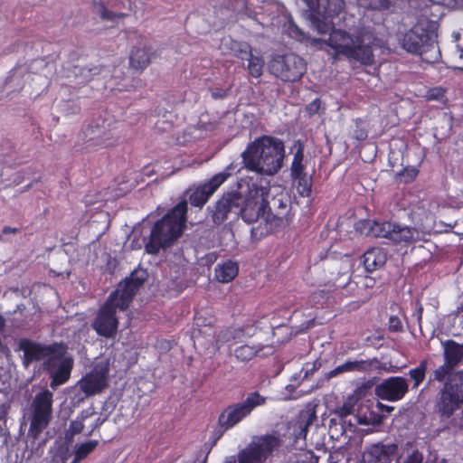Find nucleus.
<instances>
[{"label":"nucleus","instance_id":"nucleus-19","mask_svg":"<svg viewBox=\"0 0 463 463\" xmlns=\"http://www.w3.org/2000/svg\"><path fill=\"white\" fill-rule=\"evenodd\" d=\"M107 375L108 369L106 367L96 366L79 382L80 390L87 396L100 392L107 386Z\"/></svg>","mask_w":463,"mask_h":463},{"label":"nucleus","instance_id":"nucleus-47","mask_svg":"<svg viewBox=\"0 0 463 463\" xmlns=\"http://www.w3.org/2000/svg\"><path fill=\"white\" fill-rule=\"evenodd\" d=\"M0 437L5 438V440L10 438V431L7 427V421L1 422L0 424Z\"/></svg>","mask_w":463,"mask_h":463},{"label":"nucleus","instance_id":"nucleus-21","mask_svg":"<svg viewBox=\"0 0 463 463\" xmlns=\"http://www.w3.org/2000/svg\"><path fill=\"white\" fill-rule=\"evenodd\" d=\"M381 368V363L376 358L361 361H347L344 364L336 366L335 369L330 371L326 376L327 378H333L346 372H368Z\"/></svg>","mask_w":463,"mask_h":463},{"label":"nucleus","instance_id":"nucleus-29","mask_svg":"<svg viewBox=\"0 0 463 463\" xmlns=\"http://www.w3.org/2000/svg\"><path fill=\"white\" fill-rule=\"evenodd\" d=\"M420 232L411 227L402 226L398 223H395V229L392 233V241L393 242H412L420 240Z\"/></svg>","mask_w":463,"mask_h":463},{"label":"nucleus","instance_id":"nucleus-42","mask_svg":"<svg viewBox=\"0 0 463 463\" xmlns=\"http://www.w3.org/2000/svg\"><path fill=\"white\" fill-rule=\"evenodd\" d=\"M443 96H444V90L441 88L430 89L426 94V98L429 100H439V99H442Z\"/></svg>","mask_w":463,"mask_h":463},{"label":"nucleus","instance_id":"nucleus-5","mask_svg":"<svg viewBox=\"0 0 463 463\" xmlns=\"http://www.w3.org/2000/svg\"><path fill=\"white\" fill-rule=\"evenodd\" d=\"M435 408L441 418H449L463 402V370L452 372L442 382Z\"/></svg>","mask_w":463,"mask_h":463},{"label":"nucleus","instance_id":"nucleus-35","mask_svg":"<svg viewBox=\"0 0 463 463\" xmlns=\"http://www.w3.org/2000/svg\"><path fill=\"white\" fill-rule=\"evenodd\" d=\"M98 445L99 441L96 439L85 441L76 447L74 453L83 460L95 450Z\"/></svg>","mask_w":463,"mask_h":463},{"label":"nucleus","instance_id":"nucleus-52","mask_svg":"<svg viewBox=\"0 0 463 463\" xmlns=\"http://www.w3.org/2000/svg\"><path fill=\"white\" fill-rule=\"evenodd\" d=\"M378 407L381 408L382 411H386L387 412H391L393 410L392 407H390V406H387V405H383V404H382L380 402L378 403Z\"/></svg>","mask_w":463,"mask_h":463},{"label":"nucleus","instance_id":"nucleus-37","mask_svg":"<svg viewBox=\"0 0 463 463\" xmlns=\"http://www.w3.org/2000/svg\"><path fill=\"white\" fill-rule=\"evenodd\" d=\"M291 61L294 63L296 71H291V80H299L306 71V66L301 58L298 56H291Z\"/></svg>","mask_w":463,"mask_h":463},{"label":"nucleus","instance_id":"nucleus-55","mask_svg":"<svg viewBox=\"0 0 463 463\" xmlns=\"http://www.w3.org/2000/svg\"><path fill=\"white\" fill-rule=\"evenodd\" d=\"M358 422L360 424H368V421L365 419H361V418L358 419Z\"/></svg>","mask_w":463,"mask_h":463},{"label":"nucleus","instance_id":"nucleus-14","mask_svg":"<svg viewBox=\"0 0 463 463\" xmlns=\"http://www.w3.org/2000/svg\"><path fill=\"white\" fill-rule=\"evenodd\" d=\"M437 35L433 31L417 24L399 38L401 46L412 54H421L436 42Z\"/></svg>","mask_w":463,"mask_h":463},{"label":"nucleus","instance_id":"nucleus-50","mask_svg":"<svg viewBox=\"0 0 463 463\" xmlns=\"http://www.w3.org/2000/svg\"><path fill=\"white\" fill-rule=\"evenodd\" d=\"M68 457L69 456L66 453H63L62 455H61V463H66ZM81 460L82 459L80 458H78L77 455L74 453V458L72 459V461L71 463H80Z\"/></svg>","mask_w":463,"mask_h":463},{"label":"nucleus","instance_id":"nucleus-12","mask_svg":"<svg viewBox=\"0 0 463 463\" xmlns=\"http://www.w3.org/2000/svg\"><path fill=\"white\" fill-rule=\"evenodd\" d=\"M117 292H111L105 303L99 307L91 326L99 336L114 338L119 321L117 317L118 305L115 303Z\"/></svg>","mask_w":463,"mask_h":463},{"label":"nucleus","instance_id":"nucleus-41","mask_svg":"<svg viewBox=\"0 0 463 463\" xmlns=\"http://www.w3.org/2000/svg\"><path fill=\"white\" fill-rule=\"evenodd\" d=\"M317 369L316 367V363H314L313 364H307L305 367H303L299 373V374L297 376V375H294L293 378L294 380H298V379H305L307 378L310 373H313V372Z\"/></svg>","mask_w":463,"mask_h":463},{"label":"nucleus","instance_id":"nucleus-36","mask_svg":"<svg viewBox=\"0 0 463 463\" xmlns=\"http://www.w3.org/2000/svg\"><path fill=\"white\" fill-rule=\"evenodd\" d=\"M147 279V272L146 269H137L133 270L128 277L126 278L127 280H128L130 283H132L134 286H137V288L139 289L144 282Z\"/></svg>","mask_w":463,"mask_h":463},{"label":"nucleus","instance_id":"nucleus-57","mask_svg":"<svg viewBox=\"0 0 463 463\" xmlns=\"http://www.w3.org/2000/svg\"><path fill=\"white\" fill-rule=\"evenodd\" d=\"M435 463H447V461L444 458H442V459H436Z\"/></svg>","mask_w":463,"mask_h":463},{"label":"nucleus","instance_id":"nucleus-43","mask_svg":"<svg viewBox=\"0 0 463 463\" xmlns=\"http://www.w3.org/2000/svg\"><path fill=\"white\" fill-rule=\"evenodd\" d=\"M389 329L392 332H399L402 330V326L399 317L391 316L388 324Z\"/></svg>","mask_w":463,"mask_h":463},{"label":"nucleus","instance_id":"nucleus-11","mask_svg":"<svg viewBox=\"0 0 463 463\" xmlns=\"http://www.w3.org/2000/svg\"><path fill=\"white\" fill-rule=\"evenodd\" d=\"M264 403L265 398L258 392H254L249 394L242 402L226 407L219 415L218 424L223 430H228L249 416L257 406Z\"/></svg>","mask_w":463,"mask_h":463},{"label":"nucleus","instance_id":"nucleus-28","mask_svg":"<svg viewBox=\"0 0 463 463\" xmlns=\"http://www.w3.org/2000/svg\"><path fill=\"white\" fill-rule=\"evenodd\" d=\"M238 264L230 260L222 264H218L214 269L215 279L222 283H229L232 281L238 275Z\"/></svg>","mask_w":463,"mask_h":463},{"label":"nucleus","instance_id":"nucleus-30","mask_svg":"<svg viewBox=\"0 0 463 463\" xmlns=\"http://www.w3.org/2000/svg\"><path fill=\"white\" fill-rule=\"evenodd\" d=\"M286 59V55L277 54L270 60L269 64L270 72L282 80H288V71L289 70Z\"/></svg>","mask_w":463,"mask_h":463},{"label":"nucleus","instance_id":"nucleus-8","mask_svg":"<svg viewBox=\"0 0 463 463\" xmlns=\"http://www.w3.org/2000/svg\"><path fill=\"white\" fill-rule=\"evenodd\" d=\"M52 402L53 393L47 389L39 392L34 396L28 430V437L33 440L38 439L50 424L52 417Z\"/></svg>","mask_w":463,"mask_h":463},{"label":"nucleus","instance_id":"nucleus-39","mask_svg":"<svg viewBox=\"0 0 463 463\" xmlns=\"http://www.w3.org/2000/svg\"><path fill=\"white\" fill-rule=\"evenodd\" d=\"M354 403L355 400L353 397H350L345 402L342 407L336 410L335 412L341 419H344L353 413Z\"/></svg>","mask_w":463,"mask_h":463},{"label":"nucleus","instance_id":"nucleus-26","mask_svg":"<svg viewBox=\"0 0 463 463\" xmlns=\"http://www.w3.org/2000/svg\"><path fill=\"white\" fill-rule=\"evenodd\" d=\"M95 413L93 408L82 410L76 419L71 421L69 428L65 431V439L71 441L74 436L80 434L85 428V420L92 417Z\"/></svg>","mask_w":463,"mask_h":463},{"label":"nucleus","instance_id":"nucleus-40","mask_svg":"<svg viewBox=\"0 0 463 463\" xmlns=\"http://www.w3.org/2000/svg\"><path fill=\"white\" fill-rule=\"evenodd\" d=\"M423 462V455L418 449H413L411 452L408 453L407 456L403 459V463H422Z\"/></svg>","mask_w":463,"mask_h":463},{"label":"nucleus","instance_id":"nucleus-7","mask_svg":"<svg viewBox=\"0 0 463 463\" xmlns=\"http://www.w3.org/2000/svg\"><path fill=\"white\" fill-rule=\"evenodd\" d=\"M19 350L23 351V364L28 367L34 361L44 360L43 368L50 369L54 358H59L64 352V344L54 342L51 345H43L28 338H22L18 344Z\"/></svg>","mask_w":463,"mask_h":463},{"label":"nucleus","instance_id":"nucleus-62","mask_svg":"<svg viewBox=\"0 0 463 463\" xmlns=\"http://www.w3.org/2000/svg\"><path fill=\"white\" fill-rule=\"evenodd\" d=\"M0 319H1V320H3V317H2V316H1V315H0Z\"/></svg>","mask_w":463,"mask_h":463},{"label":"nucleus","instance_id":"nucleus-59","mask_svg":"<svg viewBox=\"0 0 463 463\" xmlns=\"http://www.w3.org/2000/svg\"><path fill=\"white\" fill-rule=\"evenodd\" d=\"M295 202H296L297 204L300 203V202H298L296 198H295Z\"/></svg>","mask_w":463,"mask_h":463},{"label":"nucleus","instance_id":"nucleus-27","mask_svg":"<svg viewBox=\"0 0 463 463\" xmlns=\"http://www.w3.org/2000/svg\"><path fill=\"white\" fill-rule=\"evenodd\" d=\"M364 229L367 232L377 238H385L392 241V233L395 229V223L385 222H377L373 221H367L364 222Z\"/></svg>","mask_w":463,"mask_h":463},{"label":"nucleus","instance_id":"nucleus-18","mask_svg":"<svg viewBox=\"0 0 463 463\" xmlns=\"http://www.w3.org/2000/svg\"><path fill=\"white\" fill-rule=\"evenodd\" d=\"M407 380L402 377H391L375 387V394L388 401H399L408 392Z\"/></svg>","mask_w":463,"mask_h":463},{"label":"nucleus","instance_id":"nucleus-4","mask_svg":"<svg viewBox=\"0 0 463 463\" xmlns=\"http://www.w3.org/2000/svg\"><path fill=\"white\" fill-rule=\"evenodd\" d=\"M283 444L277 432L256 436L235 456L226 457L223 463H265Z\"/></svg>","mask_w":463,"mask_h":463},{"label":"nucleus","instance_id":"nucleus-2","mask_svg":"<svg viewBox=\"0 0 463 463\" xmlns=\"http://www.w3.org/2000/svg\"><path fill=\"white\" fill-rule=\"evenodd\" d=\"M241 157L246 169L272 175L281 168L284 145L274 137L263 136L250 143Z\"/></svg>","mask_w":463,"mask_h":463},{"label":"nucleus","instance_id":"nucleus-31","mask_svg":"<svg viewBox=\"0 0 463 463\" xmlns=\"http://www.w3.org/2000/svg\"><path fill=\"white\" fill-rule=\"evenodd\" d=\"M93 11L97 14L102 20L106 21H113L117 18H125L128 14L125 13H115L113 11L109 10L103 3H93Z\"/></svg>","mask_w":463,"mask_h":463},{"label":"nucleus","instance_id":"nucleus-22","mask_svg":"<svg viewBox=\"0 0 463 463\" xmlns=\"http://www.w3.org/2000/svg\"><path fill=\"white\" fill-rule=\"evenodd\" d=\"M139 289L126 279L119 284V288L113 292H117L115 303L118 309L125 311L128 308L134 297Z\"/></svg>","mask_w":463,"mask_h":463},{"label":"nucleus","instance_id":"nucleus-56","mask_svg":"<svg viewBox=\"0 0 463 463\" xmlns=\"http://www.w3.org/2000/svg\"><path fill=\"white\" fill-rule=\"evenodd\" d=\"M132 5H133L132 1H131V0H128V8L129 10H131V9H132Z\"/></svg>","mask_w":463,"mask_h":463},{"label":"nucleus","instance_id":"nucleus-23","mask_svg":"<svg viewBox=\"0 0 463 463\" xmlns=\"http://www.w3.org/2000/svg\"><path fill=\"white\" fill-rule=\"evenodd\" d=\"M236 55L241 60H248V71L252 77L259 78L261 76L264 61L262 58L252 54L251 47L249 44L241 45Z\"/></svg>","mask_w":463,"mask_h":463},{"label":"nucleus","instance_id":"nucleus-13","mask_svg":"<svg viewBox=\"0 0 463 463\" xmlns=\"http://www.w3.org/2000/svg\"><path fill=\"white\" fill-rule=\"evenodd\" d=\"M232 170L233 166L231 164L209 180L190 187L187 191L189 203L202 209L219 187L232 175Z\"/></svg>","mask_w":463,"mask_h":463},{"label":"nucleus","instance_id":"nucleus-53","mask_svg":"<svg viewBox=\"0 0 463 463\" xmlns=\"http://www.w3.org/2000/svg\"><path fill=\"white\" fill-rule=\"evenodd\" d=\"M294 33L296 34H300V31L298 29V27L297 25H295L292 22H291V33Z\"/></svg>","mask_w":463,"mask_h":463},{"label":"nucleus","instance_id":"nucleus-58","mask_svg":"<svg viewBox=\"0 0 463 463\" xmlns=\"http://www.w3.org/2000/svg\"><path fill=\"white\" fill-rule=\"evenodd\" d=\"M459 58L463 60V50L461 51ZM462 70H463V67H462Z\"/></svg>","mask_w":463,"mask_h":463},{"label":"nucleus","instance_id":"nucleus-9","mask_svg":"<svg viewBox=\"0 0 463 463\" xmlns=\"http://www.w3.org/2000/svg\"><path fill=\"white\" fill-rule=\"evenodd\" d=\"M240 196L236 193L223 194L213 205L207 207V212L216 225L224 223L232 215L236 218L239 214L248 223L253 222L257 215L248 218L247 209L240 205Z\"/></svg>","mask_w":463,"mask_h":463},{"label":"nucleus","instance_id":"nucleus-32","mask_svg":"<svg viewBox=\"0 0 463 463\" xmlns=\"http://www.w3.org/2000/svg\"><path fill=\"white\" fill-rule=\"evenodd\" d=\"M244 330L241 327H230L221 332L220 337L223 342L232 344L240 343L244 338Z\"/></svg>","mask_w":463,"mask_h":463},{"label":"nucleus","instance_id":"nucleus-15","mask_svg":"<svg viewBox=\"0 0 463 463\" xmlns=\"http://www.w3.org/2000/svg\"><path fill=\"white\" fill-rule=\"evenodd\" d=\"M442 347L444 364L434 370L433 378L429 380V384L432 381L443 382L448 374L456 372V367L463 361V344L447 340L442 342Z\"/></svg>","mask_w":463,"mask_h":463},{"label":"nucleus","instance_id":"nucleus-51","mask_svg":"<svg viewBox=\"0 0 463 463\" xmlns=\"http://www.w3.org/2000/svg\"><path fill=\"white\" fill-rule=\"evenodd\" d=\"M20 232L19 228H13L10 226H5L2 229L3 234H9V233H18Z\"/></svg>","mask_w":463,"mask_h":463},{"label":"nucleus","instance_id":"nucleus-17","mask_svg":"<svg viewBox=\"0 0 463 463\" xmlns=\"http://www.w3.org/2000/svg\"><path fill=\"white\" fill-rule=\"evenodd\" d=\"M66 353L67 347L64 345V352L61 356L54 358L53 364L50 369H44L50 374V386L52 389L66 383L71 377L74 361L71 356H66Z\"/></svg>","mask_w":463,"mask_h":463},{"label":"nucleus","instance_id":"nucleus-48","mask_svg":"<svg viewBox=\"0 0 463 463\" xmlns=\"http://www.w3.org/2000/svg\"><path fill=\"white\" fill-rule=\"evenodd\" d=\"M405 174L407 175V178L405 179V182H410V181H412L416 175H417V171L415 169H411V170H405L404 173L402 174V176H405Z\"/></svg>","mask_w":463,"mask_h":463},{"label":"nucleus","instance_id":"nucleus-16","mask_svg":"<svg viewBox=\"0 0 463 463\" xmlns=\"http://www.w3.org/2000/svg\"><path fill=\"white\" fill-rule=\"evenodd\" d=\"M316 419V412L312 409L304 410L299 414L298 428L299 432L296 435L295 444L298 445V449L295 448L298 452L294 453V463H317L318 458L314 455L311 450L304 449L306 445V436L308 427Z\"/></svg>","mask_w":463,"mask_h":463},{"label":"nucleus","instance_id":"nucleus-3","mask_svg":"<svg viewBox=\"0 0 463 463\" xmlns=\"http://www.w3.org/2000/svg\"><path fill=\"white\" fill-rule=\"evenodd\" d=\"M187 202L183 200L170 209L153 225L145 245L148 254H157L161 249L172 246L182 235L186 223Z\"/></svg>","mask_w":463,"mask_h":463},{"label":"nucleus","instance_id":"nucleus-1","mask_svg":"<svg viewBox=\"0 0 463 463\" xmlns=\"http://www.w3.org/2000/svg\"><path fill=\"white\" fill-rule=\"evenodd\" d=\"M309 8L308 19L320 34L329 33L326 40L312 39V44L326 43L336 55H344L364 65L373 62V36L370 33L352 36L343 30H335L332 19L345 7L344 0H303Z\"/></svg>","mask_w":463,"mask_h":463},{"label":"nucleus","instance_id":"nucleus-61","mask_svg":"<svg viewBox=\"0 0 463 463\" xmlns=\"http://www.w3.org/2000/svg\"><path fill=\"white\" fill-rule=\"evenodd\" d=\"M206 461H207V458H205L202 463H206Z\"/></svg>","mask_w":463,"mask_h":463},{"label":"nucleus","instance_id":"nucleus-60","mask_svg":"<svg viewBox=\"0 0 463 463\" xmlns=\"http://www.w3.org/2000/svg\"><path fill=\"white\" fill-rule=\"evenodd\" d=\"M366 287H371V282L366 283Z\"/></svg>","mask_w":463,"mask_h":463},{"label":"nucleus","instance_id":"nucleus-44","mask_svg":"<svg viewBox=\"0 0 463 463\" xmlns=\"http://www.w3.org/2000/svg\"><path fill=\"white\" fill-rule=\"evenodd\" d=\"M107 420V417H98L95 421L90 425V430L85 434L87 437L92 435V433L99 429L105 421Z\"/></svg>","mask_w":463,"mask_h":463},{"label":"nucleus","instance_id":"nucleus-49","mask_svg":"<svg viewBox=\"0 0 463 463\" xmlns=\"http://www.w3.org/2000/svg\"><path fill=\"white\" fill-rule=\"evenodd\" d=\"M354 137L357 140H364V139L367 137V133H366V131H365V130H364L363 128H357V129L354 131Z\"/></svg>","mask_w":463,"mask_h":463},{"label":"nucleus","instance_id":"nucleus-45","mask_svg":"<svg viewBox=\"0 0 463 463\" xmlns=\"http://www.w3.org/2000/svg\"><path fill=\"white\" fill-rule=\"evenodd\" d=\"M321 102L318 99H315L306 107V110L309 116H313L318 112Z\"/></svg>","mask_w":463,"mask_h":463},{"label":"nucleus","instance_id":"nucleus-54","mask_svg":"<svg viewBox=\"0 0 463 463\" xmlns=\"http://www.w3.org/2000/svg\"><path fill=\"white\" fill-rule=\"evenodd\" d=\"M247 212H249L248 209H247ZM246 215H247L248 218H251V217H253L255 215H257V217H259V213H246ZM257 219L258 218H256L253 222L257 221Z\"/></svg>","mask_w":463,"mask_h":463},{"label":"nucleus","instance_id":"nucleus-38","mask_svg":"<svg viewBox=\"0 0 463 463\" xmlns=\"http://www.w3.org/2000/svg\"><path fill=\"white\" fill-rule=\"evenodd\" d=\"M359 2L362 6L371 9H385L390 5V0H359Z\"/></svg>","mask_w":463,"mask_h":463},{"label":"nucleus","instance_id":"nucleus-25","mask_svg":"<svg viewBox=\"0 0 463 463\" xmlns=\"http://www.w3.org/2000/svg\"><path fill=\"white\" fill-rule=\"evenodd\" d=\"M363 259L365 269L372 272L385 264L387 254L382 248H372L364 252Z\"/></svg>","mask_w":463,"mask_h":463},{"label":"nucleus","instance_id":"nucleus-20","mask_svg":"<svg viewBox=\"0 0 463 463\" xmlns=\"http://www.w3.org/2000/svg\"><path fill=\"white\" fill-rule=\"evenodd\" d=\"M397 450L396 444H373L364 452L363 463H391L392 457L397 453Z\"/></svg>","mask_w":463,"mask_h":463},{"label":"nucleus","instance_id":"nucleus-6","mask_svg":"<svg viewBox=\"0 0 463 463\" xmlns=\"http://www.w3.org/2000/svg\"><path fill=\"white\" fill-rule=\"evenodd\" d=\"M118 138L103 125L89 124L77 136L73 146L76 152L88 153L113 146Z\"/></svg>","mask_w":463,"mask_h":463},{"label":"nucleus","instance_id":"nucleus-33","mask_svg":"<svg viewBox=\"0 0 463 463\" xmlns=\"http://www.w3.org/2000/svg\"><path fill=\"white\" fill-rule=\"evenodd\" d=\"M260 350L261 348L256 349L254 346L243 345L234 349V355L241 362H248L256 356Z\"/></svg>","mask_w":463,"mask_h":463},{"label":"nucleus","instance_id":"nucleus-46","mask_svg":"<svg viewBox=\"0 0 463 463\" xmlns=\"http://www.w3.org/2000/svg\"><path fill=\"white\" fill-rule=\"evenodd\" d=\"M228 91L222 89H215L212 90V97L214 99H223L227 97Z\"/></svg>","mask_w":463,"mask_h":463},{"label":"nucleus","instance_id":"nucleus-10","mask_svg":"<svg viewBox=\"0 0 463 463\" xmlns=\"http://www.w3.org/2000/svg\"><path fill=\"white\" fill-rule=\"evenodd\" d=\"M291 153L294 157L291 162V181L292 185L297 188L300 197L303 198L301 203L306 207L309 205V195L312 188V175L306 172L304 164V144L298 140L291 146Z\"/></svg>","mask_w":463,"mask_h":463},{"label":"nucleus","instance_id":"nucleus-34","mask_svg":"<svg viewBox=\"0 0 463 463\" xmlns=\"http://www.w3.org/2000/svg\"><path fill=\"white\" fill-rule=\"evenodd\" d=\"M427 370V361L423 360L420 363L419 366L410 370L409 375L414 381L413 388H418L419 385L425 379V373Z\"/></svg>","mask_w":463,"mask_h":463},{"label":"nucleus","instance_id":"nucleus-24","mask_svg":"<svg viewBox=\"0 0 463 463\" xmlns=\"http://www.w3.org/2000/svg\"><path fill=\"white\" fill-rule=\"evenodd\" d=\"M151 48L147 46H135L130 52V66L137 71H144L151 62Z\"/></svg>","mask_w":463,"mask_h":463}]
</instances>
